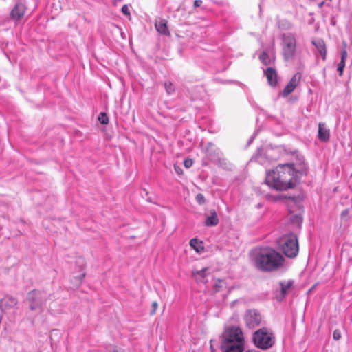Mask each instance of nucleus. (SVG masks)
I'll use <instances>...</instances> for the list:
<instances>
[{
	"mask_svg": "<svg viewBox=\"0 0 352 352\" xmlns=\"http://www.w3.org/2000/svg\"><path fill=\"white\" fill-rule=\"evenodd\" d=\"M307 167L302 164L300 169L293 164H280L274 170L267 172L265 182L269 187L276 190H286L295 186L298 175L306 174Z\"/></svg>",
	"mask_w": 352,
	"mask_h": 352,
	"instance_id": "f257e3e1",
	"label": "nucleus"
},
{
	"mask_svg": "<svg viewBox=\"0 0 352 352\" xmlns=\"http://www.w3.org/2000/svg\"><path fill=\"white\" fill-rule=\"evenodd\" d=\"M250 258L254 266L263 272H272L285 267V258L275 249L266 246L253 249Z\"/></svg>",
	"mask_w": 352,
	"mask_h": 352,
	"instance_id": "f03ea898",
	"label": "nucleus"
},
{
	"mask_svg": "<svg viewBox=\"0 0 352 352\" xmlns=\"http://www.w3.org/2000/svg\"><path fill=\"white\" fill-rule=\"evenodd\" d=\"M279 248L289 258H295L298 253L299 246L297 236L293 233L283 235L278 241Z\"/></svg>",
	"mask_w": 352,
	"mask_h": 352,
	"instance_id": "7ed1b4c3",
	"label": "nucleus"
},
{
	"mask_svg": "<svg viewBox=\"0 0 352 352\" xmlns=\"http://www.w3.org/2000/svg\"><path fill=\"white\" fill-rule=\"evenodd\" d=\"M252 340L257 348L265 350L274 344L275 336L270 329L263 327L253 333Z\"/></svg>",
	"mask_w": 352,
	"mask_h": 352,
	"instance_id": "20e7f679",
	"label": "nucleus"
},
{
	"mask_svg": "<svg viewBox=\"0 0 352 352\" xmlns=\"http://www.w3.org/2000/svg\"><path fill=\"white\" fill-rule=\"evenodd\" d=\"M282 50L285 60H289L294 58L296 50V38L294 34L286 33L283 34Z\"/></svg>",
	"mask_w": 352,
	"mask_h": 352,
	"instance_id": "39448f33",
	"label": "nucleus"
},
{
	"mask_svg": "<svg viewBox=\"0 0 352 352\" xmlns=\"http://www.w3.org/2000/svg\"><path fill=\"white\" fill-rule=\"evenodd\" d=\"M27 299L30 303L29 308L31 311H42V306L46 301V294L39 290H32L28 292Z\"/></svg>",
	"mask_w": 352,
	"mask_h": 352,
	"instance_id": "423d86ee",
	"label": "nucleus"
},
{
	"mask_svg": "<svg viewBox=\"0 0 352 352\" xmlns=\"http://www.w3.org/2000/svg\"><path fill=\"white\" fill-rule=\"evenodd\" d=\"M232 341L245 342L243 332L239 327H228L223 333L222 342H232Z\"/></svg>",
	"mask_w": 352,
	"mask_h": 352,
	"instance_id": "0eeeda50",
	"label": "nucleus"
},
{
	"mask_svg": "<svg viewBox=\"0 0 352 352\" xmlns=\"http://www.w3.org/2000/svg\"><path fill=\"white\" fill-rule=\"evenodd\" d=\"M261 316L260 313L255 309H249L246 311L244 315V320L249 328H254L261 322Z\"/></svg>",
	"mask_w": 352,
	"mask_h": 352,
	"instance_id": "6e6552de",
	"label": "nucleus"
},
{
	"mask_svg": "<svg viewBox=\"0 0 352 352\" xmlns=\"http://www.w3.org/2000/svg\"><path fill=\"white\" fill-rule=\"evenodd\" d=\"M244 344L245 342L239 341L222 342L221 347L223 352H243Z\"/></svg>",
	"mask_w": 352,
	"mask_h": 352,
	"instance_id": "1a4fd4ad",
	"label": "nucleus"
},
{
	"mask_svg": "<svg viewBox=\"0 0 352 352\" xmlns=\"http://www.w3.org/2000/svg\"><path fill=\"white\" fill-rule=\"evenodd\" d=\"M301 79V74L299 72L296 73L290 79L289 82L285 87L282 91V96L287 97L289 94L294 91L296 87L300 83Z\"/></svg>",
	"mask_w": 352,
	"mask_h": 352,
	"instance_id": "9d476101",
	"label": "nucleus"
},
{
	"mask_svg": "<svg viewBox=\"0 0 352 352\" xmlns=\"http://www.w3.org/2000/svg\"><path fill=\"white\" fill-rule=\"evenodd\" d=\"M25 10L23 3H17L10 12V18L14 21H19L24 16Z\"/></svg>",
	"mask_w": 352,
	"mask_h": 352,
	"instance_id": "9b49d317",
	"label": "nucleus"
},
{
	"mask_svg": "<svg viewBox=\"0 0 352 352\" xmlns=\"http://www.w3.org/2000/svg\"><path fill=\"white\" fill-rule=\"evenodd\" d=\"M209 270L210 269L208 267L203 268L201 270H194L192 272V276L197 283H206L210 276Z\"/></svg>",
	"mask_w": 352,
	"mask_h": 352,
	"instance_id": "f8f14e48",
	"label": "nucleus"
},
{
	"mask_svg": "<svg viewBox=\"0 0 352 352\" xmlns=\"http://www.w3.org/2000/svg\"><path fill=\"white\" fill-rule=\"evenodd\" d=\"M17 302L18 301L16 298L12 296H6L1 300L0 309L2 311H6L14 307L17 305Z\"/></svg>",
	"mask_w": 352,
	"mask_h": 352,
	"instance_id": "ddd939ff",
	"label": "nucleus"
},
{
	"mask_svg": "<svg viewBox=\"0 0 352 352\" xmlns=\"http://www.w3.org/2000/svg\"><path fill=\"white\" fill-rule=\"evenodd\" d=\"M318 138L322 142H327L329 140L330 132L326 125L323 123H320L318 125Z\"/></svg>",
	"mask_w": 352,
	"mask_h": 352,
	"instance_id": "4468645a",
	"label": "nucleus"
},
{
	"mask_svg": "<svg viewBox=\"0 0 352 352\" xmlns=\"http://www.w3.org/2000/svg\"><path fill=\"white\" fill-rule=\"evenodd\" d=\"M312 44L316 47L322 59L325 60L327 56V48L324 41L322 39L314 40L312 41Z\"/></svg>",
	"mask_w": 352,
	"mask_h": 352,
	"instance_id": "2eb2a0df",
	"label": "nucleus"
},
{
	"mask_svg": "<svg viewBox=\"0 0 352 352\" xmlns=\"http://www.w3.org/2000/svg\"><path fill=\"white\" fill-rule=\"evenodd\" d=\"M280 287V295L277 296V300H282L284 298L286 294L287 293L288 290L290 289L292 285H293V281L292 280H283L280 281L279 283Z\"/></svg>",
	"mask_w": 352,
	"mask_h": 352,
	"instance_id": "dca6fc26",
	"label": "nucleus"
},
{
	"mask_svg": "<svg viewBox=\"0 0 352 352\" xmlns=\"http://www.w3.org/2000/svg\"><path fill=\"white\" fill-rule=\"evenodd\" d=\"M265 75L267 79L268 83L271 86H275L277 83V74L274 69L268 67L265 71Z\"/></svg>",
	"mask_w": 352,
	"mask_h": 352,
	"instance_id": "f3484780",
	"label": "nucleus"
},
{
	"mask_svg": "<svg viewBox=\"0 0 352 352\" xmlns=\"http://www.w3.org/2000/svg\"><path fill=\"white\" fill-rule=\"evenodd\" d=\"M156 30L161 34L168 35L169 31L168 30L166 21L164 19H160L156 21L155 24Z\"/></svg>",
	"mask_w": 352,
	"mask_h": 352,
	"instance_id": "a211bd4d",
	"label": "nucleus"
},
{
	"mask_svg": "<svg viewBox=\"0 0 352 352\" xmlns=\"http://www.w3.org/2000/svg\"><path fill=\"white\" fill-rule=\"evenodd\" d=\"M219 223V219L217 212L214 210H212L210 212V215L207 217L205 224L206 226H214Z\"/></svg>",
	"mask_w": 352,
	"mask_h": 352,
	"instance_id": "6ab92c4d",
	"label": "nucleus"
},
{
	"mask_svg": "<svg viewBox=\"0 0 352 352\" xmlns=\"http://www.w3.org/2000/svg\"><path fill=\"white\" fill-rule=\"evenodd\" d=\"M348 54L346 49H344L341 51V60L340 62L338 65L337 70L339 72V75L342 76L343 74L344 68L345 67V61L347 58Z\"/></svg>",
	"mask_w": 352,
	"mask_h": 352,
	"instance_id": "aec40b11",
	"label": "nucleus"
},
{
	"mask_svg": "<svg viewBox=\"0 0 352 352\" xmlns=\"http://www.w3.org/2000/svg\"><path fill=\"white\" fill-rule=\"evenodd\" d=\"M212 146H213V144L212 143H209L208 148H207V155L210 157V160L213 161L214 162H217V160H220V157L221 156L222 153L219 148H216L213 155L210 151V148Z\"/></svg>",
	"mask_w": 352,
	"mask_h": 352,
	"instance_id": "412c9836",
	"label": "nucleus"
},
{
	"mask_svg": "<svg viewBox=\"0 0 352 352\" xmlns=\"http://www.w3.org/2000/svg\"><path fill=\"white\" fill-rule=\"evenodd\" d=\"M190 245L198 253L202 252L204 250L202 241L197 239H192L190 241Z\"/></svg>",
	"mask_w": 352,
	"mask_h": 352,
	"instance_id": "4be33fe9",
	"label": "nucleus"
},
{
	"mask_svg": "<svg viewBox=\"0 0 352 352\" xmlns=\"http://www.w3.org/2000/svg\"><path fill=\"white\" fill-rule=\"evenodd\" d=\"M259 58L261 61L265 65H270L271 63V57L269 56L266 51H263L260 55Z\"/></svg>",
	"mask_w": 352,
	"mask_h": 352,
	"instance_id": "5701e85b",
	"label": "nucleus"
},
{
	"mask_svg": "<svg viewBox=\"0 0 352 352\" xmlns=\"http://www.w3.org/2000/svg\"><path fill=\"white\" fill-rule=\"evenodd\" d=\"M98 120L100 121V122L102 124H107L108 122H109V118H108V116L107 115L104 113V112H101L100 114H99V116H98Z\"/></svg>",
	"mask_w": 352,
	"mask_h": 352,
	"instance_id": "b1692460",
	"label": "nucleus"
},
{
	"mask_svg": "<svg viewBox=\"0 0 352 352\" xmlns=\"http://www.w3.org/2000/svg\"><path fill=\"white\" fill-rule=\"evenodd\" d=\"M262 153H263V148H258L257 150L256 153L254 155L255 160H257L261 164H263L265 162L264 160L262 157Z\"/></svg>",
	"mask_w": 352,
	"mask_h": 352,
	"instance_id": "393cba45",
	"label": "nucleus"
},
{
	"mask_svg": "<svg viewBox=\"0 0 352 352\" xmlns=\"http://www.w3.org/2000/svg\"><path fill=\"white\" fill-rule=\"evenodd\" d=\"M164 87H165V89H166V92L168 94H172L175 91V87H174L173 83L170 82H166L164 83Z\"/></svg>",
	"mask_w": 352,
	"mask_h": 352,
	"instance_id": "a878e982",
	"label": "nucleus"
},
{
	"mask_svg": "<svg viewBox=\"0 0 352 352\" xmlns=\"http://www.w3.org/2000/svg\"><path fill=\"white\" fill-rule=\"evenodd\" d=\"M76 263L79 267V270L81 271L85 266V259L83 257H78L76 261Z\"/></svg>",
	"mask_w": 352,
	"mask_h": 352,
	"instance_id": "bb28decb",
	"label": "nucleus"
},
{
	"mask_svg": "<svg viewBox=\"0 0 352 352\" xmlns=\"http://www.w3.org/2000/svg\"><path fill=\"white\" fill-rule=\"evenodd\" d=\"M195 199L199 204H204L206 201L204 196L201 193L197 194Z\"/></svg>",
	"mask_w": 352,
	"mask_h": 352,
	"instance_id": "cd10ccee",
	"label": "nucleus"
},
{
	"mask_svg": "<svg viewBox=\"0 0 352 352\" xmlns=\"http://www.w3.org/2000/svg\"><path fill=\"white\" fill-rule=\"evenodd\" d=\"M292 222L295 221L297 225L300 226L302 222V219L300 215H294L292 217Z\"/></svg>",
	"mask_w": 352,
	"mask_h": 352,
	"instance_id": "c85d7f7f",
	"label": "nucleus"
},
{
	"mask_svg": "<svg viewBox=\"0 0 352 352\" xmlns=\"http://www.w3.org/2000/svg\"><path fill=\"white\" fill-rule=\"evenodd\" d=\"M225 285V282L222 280H218L215 283L214 287L216 291H219Z\"/></svg>",
	"mask_w": 352,
	"mask_h": 352,
	"instance_id": "c756f323",
	"label": "nucleus"
},
{
	"mask_svg": "<svg viewBox=\"0 0 352 352\" xmlns=\"http://www.w3.org/2000/svg\"><path fill=\"white\" fill-rule=\"evenodd\" d=\"M193 164V162L191 159H186L184 162V165L186 168H189Z\"/></svg>",
	"mask_w": 352,
	"mask_h": 352,
	"instance_id": "7c9ffc66",
	"label": "nucleus"
},
{
	"mask_svg": "<svg viewBox=\"0 0 352 352\" xmlns=\"http://www.w3.org/2000/svg\"><path fill=\"white\" fill-rule=\"evenodd\" d=\"M122 12L126 15V16H129L130 15V11H129V8L128 7L127 5H124L122 7Z\"/></svg>",
	"mask_w": 352,
	"mask_h": 352,
	"instance_id": "2f4dec72",
	"label": "nucleus"
},
{
	"mask_svg": "<svg viewBox=\"0 0 352 352\" xmlns=\"http://www.w3.org/2000/svg\"><path fill=\"white\" fill-rule=\"evenodd\" d=\"M333 337L334 340H338L341 338V334H340V331L335 330L333 333Z\"/></svg>",
	"mask_w": 352,
	"mask_h": 352,
	"instance_id": "473e14b6",
	"label": "nucleus"
},
{
	"mask_svg": "<svg viewBox=\"0 0 352 352\" xmlns=\"http://www.w3.org/2000/svg\"><path fill=\"white\" fill-rule=\"evenodd\" d=\"M158 304L157 302H153L152 303V310L151 311V314H154L157 309Z\"/></svg>",
	"mask_w": 352,
	"mask_h": 352,
	"instance_id": "72a5a7b5",
	"label": "nucleus"
},
{
	"mask_svg": "<svg viewBox=\"0 0 352 352\" xmlns=\"http://www.w3.org/2000/svg\"><path fill=\"white\" fill-rule=\"evenodd\" d=\"M349 211L348 209L344 210L341 213V219H344L345 218H346L349 216Z\"/></svg>",
	"mask_w": 352,
	"mask_h": 352,
	"instance_id": "f704fd0d",
	"label": "nucleus"
},
{
	"mask_svg": "<svg viewBox=\"0 0 352 352\" xmlns=\"http://www.w3.org/2000/svg\"><path fill=\"white\" fill-rule=\"evenodd\" d=\"M107 352H120L117 349L116 347L113 346H110L108 349H107Z\"/></svg>",
	"mask_w": 352,
	"mask_h": 352,
	"instance_id": "c9c22d12",
	"label": "nucleus"
},
{
	"mask_svg": "<svg viewBox=\"0 0 352 352\" xmlns=\"http://www.w3.org/2000/svg\"><path fill=\"white\" fill-rule=\"evenodd\" d=\"M201 4H202V1L201 0H195L194 1V7L195 8L199 7Z\"/></svg>",
	"mask_w": 352,
	"mask_h": 352,
	"instance_id": "e433bc0d",
	"label": "nucleus"
},
{
	"mask_svg": "<svg viewBox=\"0 0 352 352\" xmlns=\"http://www.w3.org/2000/svg\"><path fill=\"white\" fill-rule=\"evenodd\" d=\"M175 170L177 172V173H178V174H181L182 172V169L180 168L177 167L175 166Z\"/></svg>",
	"mask_w": 352,
	"mask_h": 352,
	"instance_id": "4c0bfd02",
	"label": "nucleus"
},
{
	"mask_svg": "<svg viewBox=\"0 0 352 352\" xmlns=\"http://www.w3.org/2000/svg\"><path fill=\"white\" fill-rule=\"evenodd\" d=\"M85 272L81 273L78 276L79 280L81 281L85 278Z\"/></svg>",
	"mask_w": 352,
	"mask_h": 352,
	"instance_id": "58836bf2",
	"label": "nucleus"
},
{
	"mask_svg": "<svg viewBox=\"0 0 352 352\" xmlns=\"http://www.w3.org/2000/svg\"><path fill=\"white\" fill-rule=\"evenodd\" d=\"M324 3V1H322V2L320 3H318V7H319V8H322V7L323 6Z\"/></svg>",
	"mask_w": 352,
	"mask_h": 352,
	"instance_id": "ea45409f",
	"label": "nucleus"
},
{
	"mask_svg": "<svg viewBox=\"0 0 352 352\" xmlns=\"http://www.w3.org/2000/svg\"><path fill=\"white\" fill-rule=\"evenodd\" d=\"M254 138V136H252V137L250 138V141H249V142H248V144H250L253 141Z\"/></svg>",
	"mask_w": 352,
	"mask_h": 352,
	"instance_id": "a19ab883",
	"label": "nucleus"
}]
</instances>
